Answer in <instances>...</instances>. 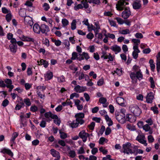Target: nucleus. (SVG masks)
<instances>
[{
  "label": "nucleus",
  "mask_w": 160,
  "mask_h": 160,
  "mask_svg": "<svg viewBox=\"0 0 160 160\" xmlns=\"http://www.w3.org/2000/svg\"><path fill=\"white\" fill-rule=\"evenodd\" d=\"M132 70L134 72H131L130 73V76L133 81L136 82L137 81L138 79L141 80L142 79L143 75L138 66H134L132 67Z\"/></svg>",
  "instance_id": "obj_1"
},
{
  "label": "nucleus",
  "mask_w": 160,
  "mask_h": 160,
  "mask_svg": "<svg viewBox=\"0 0 160 160\" xmlns=\"http://www.w3.org/2000/svg\"><path fill=\"white\" fill-rule=\"evenodd\" d=\"M75 117L76 118V120L73 121L71 123V126L72 128H76L78 127L79 124L82 125L84 123L85 121L83 119L84 117V113H77Z\"/></svg>",
  "instance_id": "obj_2"
},
{
  "label": "nucleus",
  "mask_w": 160,
  "mask_h": 160,
  "mask_svg": "<svg viewBox=\"0 0 160 160\" xmlns=\"http://www.w3.org/2000/svg\"><path fill=\"white\" fill-rule=\"evenodd\" d=\"M132 148L131 144L130 142H127L123 144L122 146V148L124 150L123 152L127 154L134 153V152L132 151Z\"/></svg>",
  "instance_id": "obj_3"
},
{
  "label": "nucleus",
  "mask_w": 160,
  "mask_h": 160,
  "mask_svg": "<svg viewBox=\"0 0 160 160\" xmlns=\"http://www.w3.org/2000/svg\"><path fill=\"white\" fill-rule=\"evenodd\" d=\"M129 0H119L118 3L116 5L117 9L118 11H122L125 8L126 5H128L129 3L126 2V1H129Z\"/></svg>",
  "instance_id": "obj_4"
},
{
  "label": "nucleus",
  "mask_w": 160,
  "mask_h": 160,
  "mask_svg": "<svg viewBox=\"0 0 160 160\" xmlns=\"http://www.w3.org/2000/svg\"><path fill=\"white\" fill-rule=\"evenodd\" d=\"M130 109L131 112L134 115L137 116H139L141 113V111L139 107L136 105H131L130 107Z\"/></svg>",
  "instance_id": "obj_5"
},
{
  "label": "nucleus",
  "mask_w": 160,
  "mask_h": 160,
  "mask_svg": "<svg viewBox=\"0 0 160 160\" xmlns=\"http://www.w3.org/2000/svg\"><path fill=\"white\" fill-rule=\"evenodd\" d=\"M124 10L122 13V17L124 19L128 18L131 14V12L128 7L124 8Z\"/></svg>",
  "instance_id": "obj_6"
},
{
  "label": "nucleus",
  "mask_w": 160,
  "mask_h": 160,
  "mask_svg": "<svg viewBox=\"0 0 160 160\" xmlns=\"http://www.w3.org/2000/svg\"><path fill=\"white\" fill-rule=\"evenodd\" d=\"M40 32L42 34H44L46 36H48V32L50 31L48 27L44 24H42L40 26Z\"/></svg>",
  "instance_id": "obj_7"
},
{
  "label": "nucleus",
  "mask_w": 160,
  "mask_h": 160,
  "mask_svg": "<svg viewBox=\"0 0 160 160\" xmlns=\"http://www.w3.org/2000/svg\"><path fill=\"white\" fill-rule=\"evenodd\" d=\"M79 136L82 139L83 142H85L87 139V138L89 137V134L86 132L85 131H82L79 133Z\"/></svg>",
  "instance_id": "obj_8"
},
{
  "label": "nucleus",
  "mask_w": 160,
  "mask_h": 160,
  "mask_svg": "<svg viewBox=\"0 0 160 160\" xmlns=\"http://www.w3.org/2000/svg\"><path fill=\"white\" fill-rule=\"evenodd\" d=\"M116 117L117 120L120 123H124L125 122V115L119 114L116 115Z\"/></svg>",
  "instance_id": "obj_9"
},
{
  "label": "nucleus",
  "mask_w": 160,
  "mask_h": 160,
  "mask_svg": "<svg viewBox=\"0 0 160 160\" xmlns=\"http://www.w3.org/2000/svg\"><path fill=\"white\" fill-rule=\"evenodd\" d=\"M24 22L26 24L29 25L30 26H32L33 24L32 18L28 16L25 17Z\"/></svg>",
  "instance_id": "obj_10"
},
{
  "label": "nucleus",
  "mask_w": 160,
  "mask_h": 160,
  "mask_svg": "<svg viewBox=\"0 0 160 160\" xmlns=\"http://www.w3.org/2000/svg\"><path fill=\"white\" fill-rule=\"evenodd\" d=\"M154 98V95L152 92L148 93L146 97V102L148 103H151Z\"/></svg>",
  "instance_id": "obj_11"
},
{
  "label": "nucleus",
  "mask_w": 160,
  "mask_h": 160,
  "mask_svg": "<svg viewBox=\"0 0 160 160\" xmlns=\"http://www.w3.org/2000/svg\"><path fill=\"white\" fill-rule=\"evenodd\" d=\"M141 1L139 0H135L132 3V7L134 9H139L141 7Z\"/></svg>",
  "instance_id": "obj_12"
},
{
  "label": "nucleus",
  "mask_w": 160,
  "mask_h": 160,
  "mask_svg": "<svg viewBox=\"0 0 160 160\" xmlns=\"http://www.w3.org/2000/svg\"><path fill=\"white\" fill-rule=\"evenodd\" d=\"M125 120L131 122H132L136 121V118L134 116L131 114H127L126 115Z\"/></svg>",
  "instance_id": "obj_13"
},
{
  "label": "nucleus",
  "mask_w": 160,
  "mask_h": 160,
  "mask_svg": "<svg viewBox=\"0 0 160 160\" xmlns=\"http://www.w3.org/2000/svg\"><path fill=\"white\" fill-rule=\"evenodd\" d=\"M144 137V136L143 135H140L137 137L136 140L139 142L143 144L145 146H146L147 145L146 141L143 139Z\"/></svg>",
  "instance_id": "obj_14"
},
{
  "label": "nucleus",
  "mask_w": 160,
  "mask_h": 160,
  "mask_svg": "<svg viewBox=\"0 0 160 160\" xmlns=\"http://www.w3.org/2000/svg\"><path fill=\"white\" fill-rule=\"evenodd\" d=\"M110 49L115 52L116 54L120 52L121 51V47L117 45H114L111 46Z\"/></svg>",
  "instance_id": "obj_15"
},
{
  "label": "nucleus",
  "mask_w": 160,
  "mask_h": 160,
  "mask_svg": "<svg viewBox=\"0 0 160 160\" xmlns=\"http://www.w3.org/2000/svg\"><path fill=\"white\" fill-rule=\"evenodd\" d=\"M40 26L38 24H35L33 27L34 32L36 33L39 34L40 33Z\"/></svg>",
  "instance_id": "obj_16"
},
{
  "label": "nucleus",
  "mask_w": 160,
  "mask_h": 160,
  "mask_svg": "<svg viewBox=\"0 0 160 160\" xmlns=\"http://www.w3.org/2000/svg\"><path fill=\"white\" fill-rule=\"evenodd\" d=\"M157 57V69L158 72H159L160 70V52H159Z\"/></svg>",
  "instance_id": "obj_17"
},
{
  "label": "nucleus",
  "mask_w": 160,
  "mask_h": 160,
  "mask_svg": "<svg viewBox=\"0 0 160 160\" xmlns=\"http://www.w3.org/2000/svg\"><path fill=\"white\" fill-rule=\"evenodd\" d=\"M86 89L85 87H81L78 85L75 87L74 89L77 92H81L85 91Z\"/></svg>",
  "instance_id": "obj_18"
},
{
  "label": "nucleus",
  "mask_w": 160,
  "mask_h": 160,
  "mask_svg": "<svg viewBox=\"0 0 160 160\" xmlns=\"http://www.w3.org/2000/svg\"><path fill=\"white\" fill-rule=\"evenodd\" d=\"M101 58H103L104 59L108 58L111 61H112L113 60V57L110 53H109V55H108L106 54V53H104L103 55L101 56Z\"/></svg>",
  "instance_id": "obj_19"
},
{
  "label": "nucleus",
  "mask_w": 160,
  "mask_h": 160,
  "mask_svg": "<svg viewBox=\"0 0 160 160\" xmlns=\"http://www.w3.org/2000/svg\"><path fill=\"white\" fill-rule=\"evenodd\" d=\"M21 39L23 41L32 42H34L35 40L34 38L29 37L22 36L21 38Z\"/></svg>",
  "instance_id": "obj_20"
},
{
  "label": "nucleus",
  "mask_w": 160,
  "mask_h": 160,
  "mask_svg": "<svg viewBox=\"0 0 160 160\" xmlns=\"http://www.w3.org/2000/svg\"><path fill=\"white\" fill-rule=\"evenodd\" d=\"M68 151V155L69 157L74 158L76 156V154L74 150L69 149Z\"/></svg>",
  "instance_id": "obj_21"
},
{
  "label": "nucleus",
  "mask_w": 160,
  "mask_h": 160,
  "mask_svg": "<svg viewBox=\"0 0 160 160\" xmlns=\"http://www.w3.org/2000/svg\"><path fill=\"white\" fill-rule=\"evenodd\" d=\"M45 117L47 118H50L53 119L56 117V115L53 114L51 112H46L44 114Z\"/></svg>",
  "instance_id": "obj_22"
},
{
  "label": "nucleus",
  "mask_w": 160,
  "mask_h": 160,
  "mask_svg": "<svg viewBox=\"0 0 160 160\" xmlns=\"http://www.w3.org/2000/svg\"><path fill=\"white\" fill-rule=\"evenodd\" d=\"M1 152L3 154H7L11 156H12L13 153L11 150L8 149L3 148Z\"/></svg>",
  "instance_id": "obj_23"
},
{
  "label": "nucleus",
  "mask_w": 160,
  "mask_h": 160,
  "mask_svg": "<svg viewBox=\"0 0 160 160\" xmlns=\"http://www.w3.org/2000/svg\"><path fill=\"white\" fill-rule=\"evenodd\" d=\"M107 101L106 99L104 97L100 98L99 100V102L103 104L104 107H107L108 106V103H106Z\"/></svg>",
  "instance_id": "obj_24"
},
{
  "label": "nucleus",
  "mask_w": 160,
  "mask_h": 160,
  "mask_svg": "<svg viewBox=\"0 0 160 160\" xmlns=\"http://www.w3.org/2000/svg\"><path fill=\"white\" fill-rule=\"evenodd\" d=\"M18 134L17 132H14L12 135V138L10 140L11 143V146H12L13 144L14 143V140L15 139L18 137Z\"/></svg>",
  "instance_id": "obj_25"
},
{
  "label": "nucleus",
  "mask_w": 160,
  "mask_h": 160,
  "mask_svg": "<svg viewBox=\"0 0 160 160\" xmlns=\"http://www.w3.org/2000/svg\"><path fill=\"white\" fill-rule=\"evenodd\" d=\"M11 51L14 53H15L17 49V44L15 43L13 44H10L9 46Z\"/></svg>",
  "instance_id": "obj_26"
},
{
  "label": "nucleus",
  "mask_w": 160,
  "mask_h": 160,
  "mask_svg": "<svg viewBox=\"0 0 160 160\" xmlns=\"http://www.w3.org/2000/svg\"><path fill=\"white\" fill-rule=\"evenodd\" d=\"M53 74L51 72H48L45 75V80L48 81L51 79L53 77Z\"/></svg>",
  "instance_id": "obj_27"
},
{
  "label": "nucleus",
  "mask_w": 160,
  "mask_h": 160,
  "mask_svg": "<svg viewBox=\"0 0 160 160\" xmlns=\"http://www.w3.org/2000/svg\"><path fill=\"white\" fill-rule=\"evenodd\" d=\"M51 154L52 155L55 157H57L60 156V153L58 152L55 150L53 149H52L50 150Z\"/></svg>",
  "instance_id": "obj_28"
},
{
  "label": "nucleus",
  "mask_w": 160,
  "mask_h": 160,
  "mask_svg": "<svg viewBox=\"0 0 160 160\" xmlns=\"http://www.w3.org/2000/svg\"><path fill=\"white\" fill-rule=\"evenodd\" d=\"M81 2L83 6V8L85 9L88 8L89 5L86 0H82Z\"/></svg>",
  "instance_id": "obj_29"
},
{
  "label": "nucleus",
  "mask_w": 160,
  "mask_h": 160,
  "mask_svg": "<svg viewBox=\"0 0 160 160\" xmlns=\"http://www.w3.org/2000/svg\"><path fill=\"white\" fill-rule=\"evenodd\" d=\"M124 99L121 97H118L116 100L117 102L122 106L124 104Z\"/></svg>",
  "instance_id": "obj_30"
},
{
  "label": "nucleus",
  "mask_w": 160,
  "mask_h": 160,
  "mask_svg": "<svg viewBox=\"0 0 160 160\" xmlns=\"http://www.w3.org/2000/svg\"><path fill=\"white\" fill-rule=\"evenodd\" d=\"M27 116H24V115H20V118H21V121L22 122L24 121V119L25 118H29L31 114L30 112L27 113Z\"/></svg>",
  "instance_id": "obj_31"
},
{
  "label": "nucleus",
  "mask_w": 160,
  "mask_h": 160,
  "mask_svg": "<svg viewBox=\"0 0 160 160\" xmlns=\"http://www.w3.org/2000/svg\"><path fill=\"white\" fill-rule=\"evenodd\" d=\"M53 119H54L53 122L54 123L58 126L60 125L61 123V120L60 119L58 118L57 115H56V117Z\"/></svg>",
  "instance_id": "obj_32"
},
{
  "label": "nucleus",
  "mask_w": 160,
  "mask_h": 160,
  "mask_svg": "<svg viewBox=\"0 0 160 160\" xmlns=\"http://www.w3.org/2000/svg\"><path fill=\"white\" fill-rule=\"evenodd\" d=\"M126 128L132 131H133L136 130L135 126L130 124H128L126 126Z\"/></svg>",
  "instance_id": "obj_33"
},
{
  "label": "nucleus",
  "mask_w": 160,
  "mask_h": 160,
  "mask_svg": "<svg viewBox=\"0 0 160 160\" xmlns=\"http://www.w3.org/2000/svg\"><path fill=\"white\" fill-rule=\"evenodd\" d=\"M26 10L24 9H21L19 12V15L22 17H23L26 15Z\"/></svg>",
  "instance_id": "obj_34"
},
{
  "label": "nucleus",
  "mask_w": 160,
  "mask_h": 160,
  "mask_svg": "<svg viewBox=\"0 0 160 160\" xmlns=\"http://www.w3.org/2000/svg\"><path fill=\"white\" fill-rule=\"evenodd\" d=\"M76 21L75 19L73 20L71 23V28L72 30H75L76 28Z\"/></svg>",
  "instance_id": "obj_35"
},
{
  "label": "nucleus",
  "mask_w": 160,
  "mask_h": 160,
  "mask_svg": "<svg viewBox=\"0 0 160 160\" xmlns=\"http://www.w3.org/2000/svg\"><path fill=\"white\" fill-rule=\"evenodd\" d=\"M62 26L63 27H65L68 24L69 22L65 18L62 19Z\"/></svg>",
  "instance_id": "obj_36"
},
{
  "label": "nucleus",
  "mask_w": 160,
  "mask_h": 160,
  "mask_svg": "<svg viewBox=\"0 0 160 160\" xmlns=\"http://www.w3.org/2000/svg\"><path fill=\"white\" fill-rule=\"evenodd\" d=\"M59 132L61 138L64 139L67 137V135L66 133L62 132L61 130L59 131Z\"/></svg>",
  "instance_id": "obj_37"
},
{
  "label": "nucleus",
  "mask_w": 160,
  "mask_h": 160,
  "mask_svg": "<svg viewBox=\"0 0 160 160\" xmlns=\"http://www.w3.org/2000/svg\"><path fill=\"white\" fill-rule=\"evenodd\" d=\"M119 33L122 34H127L130 33V31L128 29L123 30L119 31Z\"/></svg>",
  "instance_id": "obj_38"
},
{
  "label": "nucleus",
  "mask_w": 160,
  "mask_h": 160,
  "mask_svg": "<svg viewBox=\"0 0 160 160\" xmlns=\"http://www.w3.org/2000/svg\"><path fill=\"white\" fill-rule=\"evenodd\" d=\"M115 19L117 20L118 22L120 24H122L124 23L123 20L119 17H117L115 18Z\"/></svg>",
  "instance_id": "obj_39"
},
{
  "label": "nucleus",
  "mask_w": 160,
  "mask_h": 160,
  "mask_svg": "<svg viewBox=\"0 0 160 160\" xmlns=\"http://www.w3.org/2000/svg\"><path fill=\"white\" fill-rule=\"evenodd\" d=\"M78 57V54L77 53L75 52H73L72 53V57L71 58L72 60H75L76 59H77V58Z\"/></svg>",
  "instance_id": "obj_40"
},
{
  "label": "nucleus",
  "mask_w": 160,
  "mask_h": 160,
  "mask_svg": "<svg viewBox=\"0 0 160 160\" xmlns=\"http://www.w3.org/2000/svg\"><path fill=\"white\" fill-rule=\"evenodd\" d=\"M142 128L145 132H148L151 129L150 126L148 124H146L144 125Z\"/></svg>",
  "instance_id": "obj_41"
},
{
  "label": "nucleus",
  "mask_w": 160,
  "mask_h": 160,
  "mask_svg": "<svg viewBox=\"0 0 160 160\" xmlns=\"http://www.w3.org/2000/svg\"><path fill=\"white\" fill-rule=\"evenodd\" d=\"M83 7L82 4H79L77 6H75L74 7V9L75 10L77 11L79 9H83Z\"/></svg>",
  "instance_id": "obj_42"
},
{
  "label": "nucleus",
  "mask_w": 160,
  "mask_h": 160,
  "mask_svg": "<svg viewBox=\"0 0 160 160\" xmlns=\"http://www.w3.org/2000/svg\"><path fill=\"white\" fill-rule=\"evenodd\" d=\"M100 29V27L99 26H98L97 27H95L93 28V30H94V32H95V36H96L97 35L98 32H99V30Z\"/></svg>",
  "instance_id": "obj_43"
},
{
  "label": "nucleus",
  "mask_w": 160,
  "mask_h": 160,
  "mask_svg": "<svg viewBox=\"0 0 160 160\" xmlns=\"http://www.w3.org/2000/svg\"><path fill=\"white\" fill-rule=\"evenodd\" d=\"M24 102L26 105L28 106H30L31 104L30 100L28 98H25L24 99Z\"/></svg>",
  "instance_id": "obj_44"
},
{
  "label": "nucleus",
  "mask_w": 160,
  "mask_h": 160,
  "mask_svg": "<svg viewBox=\"0 0 160 160\" xmlns=\"http://www.w3.org/2000/svg\"><path fill=\"white\" fill-rule=\"evenodd\" d=\"M58 82H62L65 81V78L63 76L57 78Z\"/></svg>",
  "instance_id": "obj_45"
},
{
  "label": "nucleus",
  "mask_w": 160,
  "mask_h": 160,
  "mask_svg": "<svg viewBox=\"0 0 160 160\" xmlns=\"http://www.w3.org/2000/svg\"><path fill=\"white\" fill-rule=\"evenodd\" d=\"M52 41L54 42L55 45L57 46H60L61 44V42L59 40L52 39Z\"/></svg>",
  "instance_id": "obj_46"
},
{
  "label": "nucleus",
  "mask_w": 160,
  "mask_h": 160,
  "mask_svg": "<svg viewBox=\"0 0 160 160\" xmlns=\"http://www.w3.org/2000/svg\"><path fill=\"white\" fill-rule=\"evenodd\" d=\"M63 43L65 45L66 47H67L68 49H69L70 44L69 41L67 40H64Z\"/></svg>",
  "instance_id": "obj_47"
},
{
  "label": "nucleus",
  "mask_w": 160,
  "mask_h": 160,
  "mask_svg": "<svg viewBox=\"0 0 160 160\" xmlns=\"http://www.w3.org/2000/svg\"><path fill=\"white\" fill-rule=\"evenodd\" d=\"M79 78L78 79L79 80H82L85 77H87V75L86 74H84L82 72L80 73L79 74Z\"/></svg>",
  "instance_id": "obj_48"
},
{
  "label": "nucleus",
  "mask_w": 160,
  "mask_h": 160,
  "mask_svg": "<svg viewBox=\"0 0 160 160\" xmlns=\"http://www.w3.org/2000/svg\"><path fill=\"white\" fill-rule=\"evenodd\" d=\"M43 7L44 8V9L45 11H47L50 8V7L48 4L46 3H44Z\"/></svg>",
  "instance_id": "obj_49"
},
{
  "label": "nucleus",
  "mask_w": 160,
  "mask_h": 160,
  "mask_svg": "<svg viewBox=\"0 0 160 160\" xmlns=\"http://www.w3.org/2000/svg\"><path fill=\"white\" fill-rule=\"evenodd\" d=\"M132 41L135 44V45H138L140 42V40L134 38L132 39Z\"/></svg>",
  "instance_id": "obj_50"
},
{
  "label": "nucleus",
  "mask_w": 160,
  "mask_h": 160,
  "mask_svg": "<svg viewBox=\"0 0 160 160\" xmlns=\"http://www.w3.org/2000/svg\"><path fill=\"white\" fill-rule=\"evenodd\" d=\"M122 69L117 68L116 70L114 71V72L120 76L122 74Z\"/></svg>",
  "instance_id": "obj_51"
},
{
  "label": "nucleus",
  "mask_w": 160,
  "mask_h": 160,
  "mask_svg": "<svg viewBox=\"0 0 160 160\" xmlns=\"http://www.w3.org/2000/svg\"><path fill=\"white\" fill-rule=\"evenodd\" d=\"M82 55L84 58H85L86 60H88L90 58L88 54L86 52H83L82 53Z\"/></svg>",
  "instance_id": "obj_52"
},
{
  "label": "nucleus",
  "mask_w": 160,
  "mask_h": 160,
  "mask_svg": "<svg viewBox=\"0 0 160 160\" xmlns=\"http://www.w3.org/2000/svg\"><path fill=\"white\" fill-rule=\"evenodd\" d=\"M12 15L10 13H9L6 15V20L8 22H10L11 19Z\"/></svg>",
  "instance_id": "obj_53"
},
{
  "label": "nucleus",
  "mask_w": 160,
  "mask_h": 160,
  "mask_svg": "<svg viewBox=\"0 0 160 160\" xmlns=\"http://www.w3.org/2000/svg\"><path fill=\"white\" fill-rule=\"evenodd\" d=\"M30 110L32 112H35L37 111L38 108L35 105L32 106L30 108Z\"/></svg>",
  "instance_id": "obj_54"
},
{
  "label": "nucleus",
  "mask_w": 160,
  "mask_h": 160,
  "mask_svg": "<svg viewBox=\"0 0 160 160\" xmlns=\"http://www.w3.org/2000/svg\"><path fill=\"white\" fill-rule=\"evenodd\" d=\"M5 82L7 84L6 85H12V80L9 79H6L4 80Z\"/></svg>",
  "instance_id": "obj_55"
},
{
  "label": "nucleus",
  "mask_w": 160,
  "mask_h": 160,
  "mask_svg": "<svg viewBox=\"0 0 160 160\" xmlns=\"http://www.w3.org/2000/svg\"><path fill=\"white\" fill-rule=\"evenodd\" d=\"M79 95L78 94L76 93H74L72 94L70 96V99H72L74 97L78 98Z\"/></svg>",
  "instance_id": "obj_56"
},
{
  "label": "nucleus",
  "mask_w": 160,
  "mask_h": 160,
  "mask_svg": "<svg viewBox=\"0 0 160 160\" xmlns=\"http://www.w3.org/2000/svg\"><path fill=\"white\" fill-rule=\"evenodd\" d=\"M8 103L9 101L7 99H5L2 102V105L3 107H5L8 105Z\"/></svg>",
  "instance_id": "obj_57"
},
{
  "label": "nucleus",
  "mask_w": 160,
  "mask_h": 160,
  "mask_svg": "<svg viewBox=\"0 0 160 160\" xmlns=\"http://www.w3.org/2000/svg\"><path fill=\"white\" fill-rule=\"evenodd\" d=\"M93 37V34L91 32L89 33L87 35V38L89 39H92Z\"/></svg>",
  "instance_id": "obj_58"
},
{
  "label": "nucleus",
  "mask_w": 160,
  "mask_h": 160,
  "mask_svg": "<svg viewBox=\"0 0 160 160\" xmlns=\"http://www.w3.org/2000/svg\"><path fill=\"white\" fill-rule=\"evenodd\" d=\"M148 142L150 143L154 141V139L152 136V135H150L148 136Z\"/></svg>",
  "instance_id": "obj_59"
},
{
  "label": "nucleus",
  "mask_w": 160,
  "mask_h": 160,
  "mask_svg": "<svg viewBox=\"0 0 160 160\" xmlns=\"http://www.w3.org/2000/svg\"><path fill=\"white\" fill-rule=\"evenodd\" d=\"M78 152L79 154H83L85 153V151L83 147H82L80 148L78 150Z\"/></svg>",
  "instance_id": "obj_60"
},
{
  "label": "nucleus",
  "mask_w": 160,
  "mask_h": 160,
  "mask_svg": "<svg viewBox=\"0 0 160 160\" xmlns=\"http://www.w3.org/2000/svg\"><path fill=\"white\" fill-rule=\"evenodd\" d=\"M104 80L103 78H101L97 82V84L98 86H101L103 84Z\"/></svg>",
  "instance_id": "obj_61"
},
{
  "label": "nucleus",
  "mask_w": 160,
  "mask_h": 160,
  "mask_svg": "<svg viewBox=\"0 0 160 160\" xmlns=\"http://www.w3.org/2000/svg\"><path fill=\"white\" fill-rule=\"evenodd\" d=\"M135 37L138 38H142L143 37L142 34L140 33H137L135 34Z\"/></svg>",
  "instance_id": "obj_62"
},
{
  "label": "nucleus",
  "mask_w": 160,
  "mask_h": 160,
  "mask_svg": "<svg viewBox=\"0 0 160 160\" xmlns=\"http://www.w3.org/2000/svg\"><path fill=\"white\" fill-rule=\"evenodd\" d=\"M46 123L45 121L42 120V121L40 124V126L41 127L44 128L46 127Z\"/></svg>",
  "instance_id": "obj_63"
},
{
  "label": "nucleus",
  "mask_w": 160,
  "mask_h": 160,
  "mask_svg": "<svg viewBox=\"0 0 160 160\" xmlns=\"http://www.w3.org/2000/svg\"><path fill=\"white\" fill-rule=\"evenodd\" d=\"M137 125L139 128H143L144 126L143 122L142 121H139L137 123Z\"/></svg>",
  "instance_id": "obj_64"
}]
</instances>
